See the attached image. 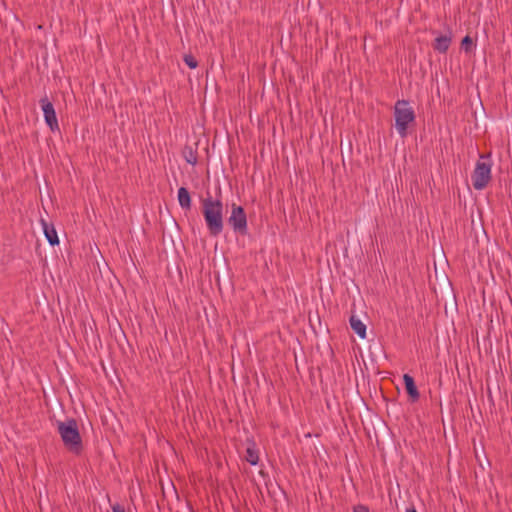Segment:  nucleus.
Listing matches in <instances>:
<instances>
[{"label": "nucleus", "instance_id": "nucleus-18", "mask_svg": "<svg viewBox=\"0 0 512 512\" xmlns=\"http://www.w3.org/2000/svg\"><path fill=\"white\" fill-rule=\"evenodd\" d=\"M406 512H417L415 508H410V509H407Z\"/></svg>", "mask_w": 512, "mask_h": 512}, {"label": "nucleus", "instance_id": "nucleus-3", "mask_svg": "<svg viewBox=\"0 0 512 512\" xmlns=\"http://www.w3.org/2000/svg\"><path fill=\"white\" fill-rule=\"evenodd\" d=\"M395 128L401 138L408 135V128L416 119L415 111L407 100H398L394 105Z\"/></svg>", "mask_w": 512, "mask_h": 512}, {"label": "nucleus", "instance_id": "nucleus-1", "mask_svg": "<svg viewBox=\"0 0 512 512\" xmlns=\"http://www.w3.org/2000/svg\"><path fill=\"white\" fill-rule=\"evenodd\" d=\"M202 213L209 234L219 236L224 228L223 203L221 199L213 198L210 194L202 199Z\"/></svg>", "mask_w": 512, "mask_h": 512}, {"label": "nucleus", "instance_id": "nucleus-6", "mask_svg": "<svg viewBox=\"0 0 512 512\" xmlns=\"http://www.w3.org/2000/svg\"><path fill=\"white\" fill-rule=\"evenodd\" d=\"M41 108L44 115L45 123L51 129V131L59 130V124L56 116V112L53 104L49 101L47 97H44L40 100Z\"/></svg>", "mask_w": 512, "mask_h": 512}, {"label": "nucleus", "instance_id": "nucleus-4", "mask_svg": "<svg viewBox=\"0 0 512 512\" xmlns=\"http://www.w3.org/2000/svg\"><path fill=\"white\" fill-rule=\"evenodd\" d=\"M492 163L490 156L480 155L472 173V185L475 190H483L491 180Z\"/></svg>", "mask_w": 512, "mask_h": 512}, {"label": "nucleus", "instance_id": "nucleus-16", "mask_svg": "<svg viewBox=\"0 0 512 512\" xmlns=\"http://www.w3.org/2000/svg\"><path fill=\"white\" fill-rule=\"evenodd\" d=\"M354 512H369V509L365 505H357L353 509Z\"/></svg>", "mask_w": 512, "mask_h": 512}, {"label": "nucleus", "instance_id": "nucleus-2", "mask_svg": "<svg viewBox=\"0 0 512 512\" xmlns=\"http://www.w3.org/2000/svg\"><path fill=\"white\" fill-rule=\"evenodd\" d=\"M57 431L66 449L80 455L83 451V442L75 419L70 418L66 421L57 422Z\"/></svg>", "mask_w": 512, "mask_h": 512}, {"label": "nucleus", "instance_id": "nucleus-5", "mask_svg": "<svg viewBox=\"0 0 512 512\" xmlns=\"http://www.w3.org/2000/svg\"><path fill=\"white\" fill-rule=\"evenodd\" d=\"M228 223L235 232L241 235L247 234V216L242 206L232 204Z\"/></svg>", "mask_w": 512, "mask_h": 512}, {"label": "nucleus", "instance_id": "nucleus-17", "mask_svg": "<svg viewBox=\"0 0 512 512\" xmlns=\"http://www.w3.org/2000/svg\"><path fill=\"white\" fill-rule=\"evenodd\" d=\"M113 512H125L124 508L121 507L119 504H116L112 507Z\"/></svg>", "mask_w": 512, "mask_h": 512}, {"label": "nucleus", "instance_id": "nucleus-15", "mask_svg": "<svg viewBox=\"0 0 512 512\" xmlns=\"http://www.w3.org/2000/svg\"><path fill=\"white\" fill-rule=\"evenodd\" d=\"M473 45L472 38L466 35L461 41V47L465 52H470Z\"/></svg>", "mask_w": 512, "mask_h": 512}, {"label": "nucleus", "instance_id": "nucleus-13", "mask_svg": "<svg viewBox=\"0 0 512 512\" xmlns=\"http://www.w3.org/2000/svg\"><path fill=\"white\" fill-rule=\"evenodd\" d=\"M185 160L193 166L196 165L198 162L197 153L192 148H189L188 151H185Z\"/></svg>", "mask_w": 512, "mask_h": 512}, {"label": "nucleus", "instance_id": "nucleus-7", "mask_svg": "<svg viewBox=\"0 0 512 512\" xmlns=\"http://www.w3.org/2000/svg\"><path fill=\"white\" fill-rule=\"evenodd\" d=\"M452 42V32L438 35L433 42V49L439 53H446Z\"/></svg>", "mask_w": 512, "mask_h": 512}, {"label": "nucleus", "instance_id": "nucleus-8", "mask_svg": "<svg viewBox=\"0 0 512 512\" xmlns=\"http://www.w3.org/2000/svg\"><path fill=\"white\" fill-rule=\"evenodd\" d=\"M40 224L42 226L43 233H44L47 241L49 242V244L51 246L58 245L59 238H58L57 231H56L54 225L51 223H48L44 219L40 220Z\"/></svg>", "mask_w": 512, "mask_h": 512}, {"label": "nucleus", "instance_id": "nucleus-10", "mask_svg": "<svg viewBox=\"0 0 512 512\" xmlns=\"http://www.w3.org/2000/svg\"><path fill=\"white\" fill-rule=\"evenodd\" d=\"M179 205L184 210L191 209V196L187 188L180 187L177 192Z\"/></svg>", "mask_w": 512, "mask_h": 512}, {"label": "nucleus", "instance_id": "nucleus-14", "mask_svg": "<svg viewBox=\"0 0 512 512\" xmlns=\"http://www.w3.org/2000/svg\"><path fill=\"white\" fill-rule=\"evenodd\" d=\"M183 61L190 69H195L198 66V61L191 54H185L183 57Z\"/></svg>", "mask_w": 512, "mask_h": 512}, {"label": "nucleus", "instance_id": "nucleus-11", "mask_svg": "<svg viewBox=\"0 0 512 512\" xmlns=\"http://www.w3.org/2000/svg\"><path fill=\"white\" fill-rule=\"evenodd\" d=\"M352 330L361 338H366V325L355 315L349 319Z\"/></svg>", "mask_w": 512, "mask_h": 512}, {"label": "nucleus", "instance_id": "nucleus-9", "mask_svg": "<svg viewBox=\"0 0 512 512\" xmlns=\"http://www.w3.org/2000/svg\"><path fill=\"white\" fill-rule=\"evenodd\" d=\"M403 380L407 394L410 396L412 402H416L419 399L420 394L416 387L414 378L409 374H404Z\"/></svg>", "mask_w": 512, "mask_h": 512}, {"label": "nucleus", "instance_id": "nucleus-12", "mask_svg": "<svg viewBox=\"0 0 512 512\" xmlns=\"http://www.w3.org/2000/svg\"><path fill=\"white\" fill-rule=\"evenodd\" d=\"M245 459L248 463H250L252 466H255L259 462V455L258 451L255 448V444L252 442L247 448H246V456Z\"/></svg>", "mask_w": 512, "mask_h": 512}]
</instances>
